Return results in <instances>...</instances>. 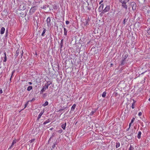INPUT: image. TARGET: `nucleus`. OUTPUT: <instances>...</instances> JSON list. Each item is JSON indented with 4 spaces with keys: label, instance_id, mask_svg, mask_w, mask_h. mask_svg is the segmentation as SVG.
<instances>
[{
    "label": "nucleus",
    "instance_id": "28",
    "mask_svg": "<svg viewBox=\"0 0 150 150\" xmlns=\"http://www.w3.org/2000/svg\"><path fill=\"white\" fill-rule=\"evenodd\" d=\"M48 102L47 101H46L42 105V106H45L47 105H48Z\"/></svg>",
    "mask_w": 150,
    "mask_h": 150
},
{
    "label": "nucleus",
    "instance_id": "58",
    "mask_svg": "<svg viewBox=\"0 0 150 150\" xmlns=\"http://www.w3.org/2000/svg\"><path fill=\"white\" fill-rule=\"evenodd\" d=\"M149 100L150 101V98L149 99Z\"/></svg>",
    "mask_w": 150,
    "mask_h": 150
},
{
    "label": "nucleus",
    "instance_id": "10",
    "mask_svg": "<svg viewBox=\"0 0 150 150\" xmlns=\"http://www.w3.org/2000/svg\"><path fill=\"white\" fill-rule=\"evenodd\" d=\"M43 113H44V111H41L40 112V113L39 114V115L38 116V118H37V120H39V119L40 118L41 116H42V115L43 114Z\"/></svg>",
    "mask_w": 150,
    "mask_h": 150
},
{
    "label": "nucleus",
    "instance_id": "36",
    "mask_svg": "<svg viewBox=\"0 0 150 150\" xmlns=\"http://www.w3.org/2000/svg\"><path fill=\"white\" fill-rule=\"evenodd\" d=\"M134 149V147L130 145L129 150H133Z\"/></svg>",
    "mask_w": 150,
    "mask_h": 150
},
{
    "label": "nucleus",
    "instance_id": "8",
    "mask_svg": "<svg viewBox=\"0 0 150 150\" xmlns=\"http://www.w3.org/2000/svg\"><path fill=\"white\" fill-rule=\"evenodd\" d=\"M110 9V6L109 5H107L105 7L103 11L105 12L108 11Z\"/></svg>",
    "mask_w": 150,
    "mask_h": 150
},
{
    "label": "nucleus",
    "instance_id": "12",
    "mask_svg": "<svg viewBox=\"0 0 150 150\" xmlns=\"http://www.w3.org/2000/svg\"><path fill=\"white\" fill-rule=\"evenodd\" d=\"M129 0H121L120 1V2L122 4H126L127 3L129 2Z\"/></svg>",
    "mask_w": 150,
    "mask_h": 150
},
{
    "label": "nucleus",
    "instance_id": "7",
    "mask_svg": "<svg viewBox=\"0 0 150 150\" xmlns=\"http://www.w3.org/2000/svg\"><path fill=\"white\" fill-rule=\"evenodd\" d=\"M104 7V4H102L100 5V6L98 8V11L99 12H101L103 10V8Z\"/></svg>",
    "mask_w": 150,
    "mask_h": 150
},
{
    "label": "nucleus",
    "instance_id": "4",
    "mask_svg": "<svg viewBox=\"0 0 150 150\" xmlns=\"http://www.w3.org/2000/svg\"><path fill=\"white\" fill-rule=\"evenodd\" d=\"M19 8L21 10H24L26 8V7L25 4L23 3H22L19 6Z\"/></svg>",
    "mask_w": 150,
    "mask_h": 150
},
{
    "label": "nucleus",
    "instance_id": "1",
    "mask_svg": "<svg viewBox=\"0 0 150 150\" xmlns=\"http://www.w3.org/2000/svg\"><path fill=\"white\" fill-rule=\"evenodd\" d=\"M38 8H35V7H32L30 8L28 15V19H30L32 17V15L35 12Z\"/></svg>",
    "mask_w": 150,
    "mask_h": 150
},
{
    "label": "nucleus",
    "instance_id": "9",
    "mask_svg": "<svg viewBox=\"0 0 150 150\" xmlns=\"http://www.w3.org/2000/svg\"><path fill=\"white\" fill-rule=\"evenodd\" d=\"M132 9L133 10H135L137 7L136 4L132 2Z\"/></svg>",
    "mask_w": 150,
    "mask_h": 150
},
{
    "label": "nucleus",
    "instance_id": "22",
    "mask_svg": "<svg viewBox=\"0 0 150 150\" xmlns=\"http://www.w3.org/2000/svg\"><path fill=\"white\" fill-rule=\"evenodd\" d=\"M67 108V107H63L62 108L60 109L57 112H61L62 111L65 109L66 108Z\"/></svg>",
    "mask_w": 150,
    "mask_h": 150
},
{
    "label": "nucleus",
    "instance_id": "31",
    "mask_svg": "<svg viewBox=\"0 0 150 150\" xmlns=\"http://www.w3.org/2000/svg\"><path fill=\"white\" fill-rule=\"evenodd\" d=\"M116 148H118L120 147V144L119 142H116Z\"/></svg>",
    "mask_w": 150,
    "mask_h": 150
},
{
    "label": "nucleus",
    "instance_id": "45",
    "mask_svg": "<svg viewBox=\"0 0 150 150\" xmlns=\"http://www.w3.org/2000/svg\"><path fill=\"white\" fill-rule=\"evenodd\" d=\"M69 21H66V23L67 25L69 24Z\"/></svg>",
    "mask_w": 150,
    "mask_h": 150
},
{
    "label": "nucleus",
    "instance_id": "24",
    "mask_svg": "<svg viewBox=\"0 0 150 150\" xmlns=\"http://www.w3.org/2000/svg\"><path fill=\"white\" fill-rule=\"evenodd\" d=\"M64 35H67V29L66 28H64Z\"/></svg>",
    "mask_w": 150,
    "mask_h": 150
},
{
    "label": "nucleus",
    "instance_id": "57",
    "mask_svg": "<svg viewBox=\"0 0 150 150\" xmlns=\"http://www.w3.org/2000/svg\"><path fill=\"white\" fill-rule=\"evenodd\" d=\"M17 1L18 2H20V1L19 0H17Z\"/></svg>",
    "mask_w": 150,
    "mask_h": 150
},
{
    "label": "nucleus",
    "instance_id": "53",
    "mask_svg": "<svg viewBox=\"0 0 150 150\" xmlns=\"http://www.w3.org/2000/svg\"><path fill=\"white\" fill-rule=\"evenodd\" d=\"M47 95V94L46 93H45L43 95V97H45V96H46Z\"/></svg>",
    "mask_w": 150,
    "mask_h": 150
},
{
    "label": "nucleus",
    "instance_id": "42",
    "mask_svg": "<svg viewBox=\"0 0 150 150\" xmlns=\"http://www.w3.org/2000/svg\"><path fill=\"white\" fill-rule=\"evenodd\" d=\"M56 143H54L53 144V146H52V148L54 149V148H55L56 147Z\"/></svg>",
    "mask_w": 150,
    "mask_h": 150
},
{
    "label": "nucleus",
    "instance_id": "52",
    "mask_svg": "<svg viewBox=\"0 0 150 150\" xmlns=\"http://www.w3.org/2000/svg\"><path fill=\"white\" fill-rule=\"evenodd\" d=\"M35 99L34 98H33L30 101L31 102L33 101Z\"/></svg>",
    "mask_w": 150,
    "mask_h": 150
},
{
    "label": "nucleus",
    "instance_id": "48",
    "mask_svg": "<svg viewBox=\"0 0 150 150\" xmlns=\"http://www.w3.org/2000/svg\"><path fill=\"white\" fill-rule=\"evenodd\" d=\"M18 53H19V51L18 50L16 51V54H17L16 56H17L18 55Z\"/></svg>",
    "mask_w": 150,
    "mask_h": 150
},
{
    "label": "nucleus",
    "instance_id": "49",
    "mask_svg": "<svg viewBox=\"0 0 150 150\" xmlns=\"http://www.w3.org/2000/svg\"><path fill=\"white\" fill-rule=\"evenodd\" d=\"M2 93L3 91L2 90L1 88H0V94H1Z\"/></svg>",
    "mask_w": 150,
    "mask_h": 150
},
{
    "label": "nucleus",
    "instance_id": "44",
    "mask_svg": "<svg viewBox=\"0 0 150 150\" xmlns=\"http://www.w3.org/2000/svg\"><path fill=\"white\" fill-rule=\"evenodd\" d=\"M53 135H52L50 138L49 140V141H48V142H49L50 141H51V139L53 138Z\"/></svg>",
    "mask_w": 150,
    "mask_h": 150
},
{
    "label": "nucleus",
    "instance_id": "35",
    "mask_svg": "<svg viewBox=\"0 0 150 150\" xmlns=\"http://www.w3.org/2000/svg\"><path fill=\"white\" fill-rule=\"evenodd\" d=\"M63 132V130L62 129L57 131V132L59 133H61Z\"/></svg>",
    "mask_w": 150,
    "mask_h": 150
},
{
    "label": "nucleus",
    "instance_id": "30",
    "mask_svg": "<svg viewBox=\"0 0 150 150\" xmlns=\"http://www.w3.org/2000/svg\"><path fill=\"white\" fill-rule=\"evenodd\" d=\"M53 8L54 9H57V6L56 4H54L53 5Z\"/></svg>",
    "mask_w": 150,
    "mask_h": 150
},
{
    "label": "nucleus",
    "instance_id": "26",
    "mask_svg": "<svg viewBox=\"0 0 150 150\" xmlns=\"http://www.w3.org/2000/svg\"><path fill=\"white\" fill-rule=\"evenodd\" d=\"M33 88V87L32 86H29L27 88V90L29 91L32 90Z\"/></svg>",
    "mask_w": 150,
    "mask_h": 150
},
{
    "label": "nucleus",
    "instance_id": "38",
    "mask_svg": "<svg viewBox=\"0 0 150 150\" xmlns=\"http://www.w3.org/2000/svg\"><path fill=\"white\" fill-rule=\"evenodd\" d=\"M147 33L149 35H150V28L148 29L147 30Z\"/></svg>",
    "mask_w": 150,
    "mask_h": 150
},
{
    "label": "nucleus",
    "instance_id": "20",
    "mask_svg": "<svg viewBox=\"0 0 150 150\" xmlns=\"http://www.w3.org/2000/svg\"><path fill=\"white\" fill-rule=\"evenodd\" d=\"M122 6L123 7V8H125L126 9L127 8V6L126 5V4H122Z\"/></svg>",
    "mask_w": 150,
    "mask_h": 150
},
{
    "label": "nucleus",
    "instance_id": "6",
    "mask_svg": "<svg viewBox=\"0 0 150 150\" xmlns=\"http://www.w3.org/2000/svg\"><path fill=\"white\" fill-rule=\"evenodd\" d=\"M48 88L47 86H46L45 85L43 86V88L40 91V94H42L43 92L45 91Z\"/></svg>",
    "mask_w": 150,
    "mask_h": 150
},
{
    "label": "nucleus",
    "instance_id": "40",
    "mask_svg": "<svg viewBox=\"0 0 150 150\" xmlns=\"http://www.w3.org/2000/svg\"><path fill=\"white\" fill-rule=\"evenodd\" d=\"M135 107V104L134 103H132V109L134 108Z\"/></svg>",
    "mask_w": 150,
    "mask_h": 150
},
{
    "label": "nucleus",
    "instance_id": "50",
    "mask_svg": "<svg viewBox=\"0 0 150 150\" xmlns=\"http://www.w3.org/2000/svg\"><path fill=\"white\" fill-rule=\"evenodd\" d=\"M47 6V8H49V9H50V10H51V9L49 7V5H47V6Z\"/></svg>",
    "mask_w": 150,
    "mask_h": 150
},
{
    "label": "nucleus",
    "instance_id": "13",
    "mask_svg": "<svg viewBox=\"0 0 150 150\" xmlns=\"http://www.w3.org/2000/svg\"><path fill=\"white\" fill-rule=\"evenodd\" d=\"M5 30V28L3 27L1 28L0 30V33L1 34H3L4 33Z\"/></svg>",
    "mask_w": 150,
    "mask_h": 150
},
{
    "label": "nucleus",
    "instance_id": "15",
    "mask_svg": "<svg viewBox=\"0 0 150 150\" xmlns=\"http://www.w3.org/2000/svg\"><path fill=\"white\" fill-rule=\"evenodd\" d=\"M4 60L3 61L4 62H6L7 60L6 57V52H5L4 53Z\"/></svg>",
    "mask_w": 150,
    "mask_h": 150
},
{
    "label": "nucleus",
    "instance_id": "2",
    "mask_svg": "<svg viewBox=\"0 0 150 150\" xmlns=\"http://www.w3.org/2000/svg\"><path fill=\"white\" fill-rule=\"evenodd\" d=\"M90 21V19L89 17L83 20V23L85 26H87L89 25V22Z\"/></svg>",
    "mask_w": 150,
    "mask_h": 150
},
{
    "label": "nucleus",
    "instance_id": "23",
    "mask_svg": "<svg viewBox=\"0 0 150 150\" xmlns=\"http://www.w3.org/2000/svg\"><path fill=\"white\" fill-rule=\"evenodd\" d=\"M128 54H126L125 55V56H124V57H122V59H124V60H126V59L128 57Z\"/></svg>",
    "mask_w": 150,
    "mask_h": 150
},
{
    "label": "nucleus",
    "instance_id": "21",
    "mask_svg": "<svg viewBox=\"0 0 150 150\" xmlns=\"http://www.w3.org/2000/svg\"><path fill=\"white\" fill-rule=\"evenodd\" d=\"M43 30L42 32V34H41V35L42 36H44V34L45 33L46 31V30L45 28H43Z\"/></svg>",
    "mask_w": 150,
    "mask_h": 150
},
{
    "label": "nucleus",
    "instance_id": "56",
    "mask_svg": "<svg viewBox=\"0 0 150 150\" xmlns=\"http://www.w3.org/2000/svg\"><path fill=\"white\" fill-rule=\"evenodd\" d=\"M132 124V123H131V122H130L129 123V127H130V126H131V125Z\"/></svg>",
    "mask_w": 150,
    "mask_h": 150
},
{
    "label": "nucleus",
    "instance_id": "32",
    "mask_svg": "<svg viewBox=\"0 0 150 150\" xmlns=\"http://www.w3.org/2000/svg\"><path fill=\"white\" fill-rule=\"evenodd\" d=\"M101 12L100 14V15L101 16H102L105 13L103 10Z\"/></svg>",
    "mask_w": 150,
    "mask_h": 150
},
{
    "label": "nucleus",
    "instance_id": "5",
    "mask_svg": "<svg viewBox=\"0 0 150 150\" xmlns=\"http://www.w3.org/2000/svg\"><path fill=\"white\" fill-rule=\"evenodd\" d=\"M51 19L50 17H48L47 19L46 22L47 25L48 27H50L51 26V24L50 23Z\"/></svg>",
    "mask_w": 150,
    "mask_h": 150
},
{
    "label": "nucleus",
    "instance_id": "17",
    "mask_svg": "<svg viewBox=\"0 0 150 150\" xmlns=\"http://www.w3.org/2000/svg\"><path fill=\"white\" fill-rule=\"evenodd\" d=\"M50 120L49 119H48L47 120H46L43 123V125H45L47 123H48L50 122Z\"/></svg>",
    "mask_w": 150,
    "mask_h": 150
},
{
    "label": "nucleus",
    "instance_id": "43",
    "mask_svg": "<svg viewBox=\"0 0 150 150\" xmlns=\"http://www.w3.org/2000/svg\"><path fill=\"white\" fill-rule=\"evenodd\" d=\"M29 102V101H28L27 102L25 103V108L28 105V103Z\"/></svg>",
    "mask_w": 150,
    "mask_h": 150
},
{
    "label": "nucleus",
    "instance_id": "16",
    "mask_svg": "<svg viewBox=\"0 0 150 150\" xmlns=\"http://www.w3.org/2000/svg\"><path fill=\"white\" fill-rule=\"evenodd\" d=\"M63 44V39H62L61 40L60 44V47L61 51V48H62Z\"/></svg>",
    "mask_w": 150,
    "mask_h": 150
},
{
    "label": "nucleus",
    "instance_id": "14",
    "mask_svg": "<svg viewBox=\"0 0 150 150\" xmlns=\"http://www.w3.org/2000/svg\"><path fill=\"white\" fill-rule=\"evenodd\" d=\"M126 61V60H124V59H122V60L120 63V65H123L125 64Z\"/></svg>",
    "mask_w": 150,
    "mask_h": 150
},
{
    "label": "nucleus",
    "instance_id": "18",
    "mask_svg": "<svg viewBox=\"0 0 150 150\" xmlns=\"http://www.w3.org/2000/svg\"><path fill=\"white\" fill-rule=\"evenodd\" d=\"M66 126V122H65V123L63 124L62 125L61 127H62V128L64 130L65 129Z\"/></svg>",
    "mask_w": 150,
    "mask_h": 150
},
{
    "label": "nucleus",
    "instance_id": "47",
    "mask_svg": "<svg viewBox=\"0 0 150 150\" xmlns=\"http://www.w3.org/2000/svg\"><path fill=\"white\" fill-rule=\"evenodd\" d=\"M34 140H35L34 139H32L30 141V142L32 143V142H33Z\"/></svg>",
    "mask_w": 150,
    "mask_h": 150
},
{
    "label": "nucleus",
    "instance_id": "37",
    "mask_svg": "<svg viewBox=\"0 0 150 150\" xmlns=\"http://www.w3.org/2000/svg\"><path fill=\"white\" fill-rule=\"evenodd\" d=\"M41 8L44 9L46 10L47 8V6L46 5H45L43 7H41Z\"/></svg>",
    "mask_w": 150,
    "mask_h": 150
},
{
    "label": "nucleus",
    "instance_id": "54",
    "mask_svg": "<svg viewBox=\"0 0 150 150\" xmlns=\"http://www.w3.org/2000/svg\"><path fill=\"white\" fill-rule=\"evenodd\" d=\"M28 83L30 85H32V83L31 82H28Z\"/></svg>",
    "mask_w": 150,
    "mask_h": 150
},
{
    "label": "nucleus",
    "instance_id": "27",
    "mask_svg": "<svg viewBox=\"0 0 150 150\" xmlns=\"http://www.w3.org/2000/svg\"><path fill=\"white\" fill-rule=\"evenodd\" d=\"M106 92L105 91L102 94V97L103 98L105 97L106 96Z\"/></svg>",
    "mask_w": 150,
    "mask_h": 150
},
{
    "label": "nucleus",
    "instance_id": "39",
    "mask_svg": "<svg viewBox=\"0 0 150 150\" xmlns=\"http://www.w3.org/2000/svg\"><path fill=\"white\" fill-rule=\"evenodd\" d=\"M15 72V70H13L12 72V74H11V78L10 79V80H11V78H12V76L13 74V73Z\"/></svg>",
    "mask_w": 150,
    "mask_h": 150
},
{
    "label": "nucleus",
    "instance_id": "3",
    "mask_svg": "<svg viewBox=\"0 0 150 150\" xmlns=\"http://www.w3.org/2000/svg\"><path fill=\"white\" fill-rule=\"evenodd\" d=\"M40 2H37L36 1H34L33 3L32 6V7H35V8H38V5L39 4Z\"/></svg>",
    "mask_w": 150,
    "mask_h": 150
},
{
    "label": "nucleus",
    "instance_id": "59",
    "mask_svg": "<svg viewBox=\"0 0 150 150\" xmlns=\"http://www.w3.org/2000/svg\"><path fill=\"white\" fill-rule=\"evenodd\" d=\"M144 72H143V73H142L141 74H143Z\"/></svg>",
    "mask_w": 150,
    "mask_h": 150
},
{
    "label": "nucleus",
    "instance_id": "11",
    "mask_svg": "<svg viewBox=\"0 0 150 150\" xmlns=\"http://www.w3.org/2000/svg\"><path fill=\"white\" fill-rule=\"evenodd\" d=\"M52 82H51L50 81H47V83L45 84V85L46 86H47L48 88V86L50 85L51 84H52Z\"/></svg>",
    "mask_w": 150,
    "mask_h": 150
},
{
    "label": "nucleus",
    "instance_id": "29",
    "mask_svg": "<svg viewBox=\"0 0 150 150\" xmlns=\"http://www.w3.org/2000/svg\"><path fill=\"white\" fill-rule=\"evenodd\" d=\"M16 141H13L12 143V144H11V146H10V148H11L12 147L13 145L15 143H16Z\"/></svg>",
    "mask_w": 150,
    "mask_h": 150
},
{
    "label": "nucleus",
    "instance_id": "55",
    "mask_svg": "<svg viewBox=\"0 0 150 150\" xmlns=\"http://www.w3.org/2000/svg\"><path fill=\"white\" fill-rule=\"evenodd\" d=\"M23 52H22V54H21V58L23 56Z\"/></svg>",
    "mask_w": 150,
    "mask_h": 150
},
{
    "label": "nucleus",
    "instance_id": "46",
    "mask_svg": "<svg viewBox=\"0 0 150 150\" xmlns=\"http://www.w3.org/2000/svg\"><path fill=\"white\" fill-rule=\"evenodd\" d=\"M142 115V112H140L139 114H138V115L139 116H141Z\"/></svg>",
    "mask_w": 150,
    "mask_h": 150
},
{
    "label": "nucleus",
    "instance_id": "25",
    "mask_svg": "<svg viewBox=\"0 0 150 150\" xmlns=\"http://www.w3.org/2000/svg\"><path fill=\"white\" fill-rule=\"evenodd\" d=\"M76 106V105L75 104H74L72 106L71 110H74L75 109V107Z\"/></svg>",
    "mask_w": 150,
    "mask_h": 150
},
{
    "label": "nucleus",
    "instance_id": "19",
    "mask_svg": "<svg viewBox=\"0 0 150 150\" xmlns=\"http://www.w3.org/2000/svg\"><path fill=\"white\" fill-rule=\"evenodd\" d=\"M141 134H142V133H141V131H139L138 132L137 137L139 139L140 138Z\"/></svg>",
    "mask_w": 150,
    "mask_h": 150
},
{
    "label": "nucleus",
    "instance_id": "41",
    "mask_svg": "<svg viewBox=\"0 0 150 150\" xmlns=\"http://www.w3.org/2000/svg\"><path fill=\"white\" fill-rule=\"evenodd\" d=\"M134 120H135V118L134 117H133L132 118V119L130 122H131V123H132Z\"/></svg>",
    "mask_w": 150,
    "mask_h": 150
},
{
    "label": "nucleus",
    "instance_id": "51",
    "mask_svg": "<svg viewBox=\"0 0 150 150\" xmlns=\"http://www.w3.org/2000/svg\"><path fill=\"white\" fill-rule=\"evenodd\" d=\"M103 2V0H101V1H100L99 3V4H101V3H102Z\"/></svg>",
    "mask_w": 150,
    "mask_h": 150
},
{
    "label": "nucleus",
    "instance_id": "34",
    "mask_svg": "<svg viewBox=\"0 0 150 150\" xmlns=\"http://www.w3.org/2000/svg\"><path fill=\"white\" fill-rule=\"evenodd\" d=\"M127 19H126V18H125L124 20H123V23L124 25H125V23L126 22H127Z\"/></svg>",
    "mask_w": 150,
    "mask_h": 150
},
{
    "label": "nucleus",
    "instance_id": "33",
    "mask_svg": "<svg viewBox=\"0 0 150 150\" xmlns=\"http://www.w3.org/2000/svg\"><path fill=\"white\" fill-rule=\"evenodd\" d=\"M96 111L95 110H93L91 112H90V115H92L94 114L95 112Z\"/></svg>",
    "mask_w": 150,
    "mask_h": 150
},
{
    "label": "nucleus",
    "instance_id": "60",
    "mask_svg": "<svg viewBox=\"0 0 150 150\" xmlns=\"http://www.w3.org/2000/svg\"><path fill=\"white\" fill-rule=\"evenodd\" d=\"M52 128H51V129H50V130H52Z\"/></svg>",
    "mask_w": 150,
    "mask_h": 150
}]
</instances>
